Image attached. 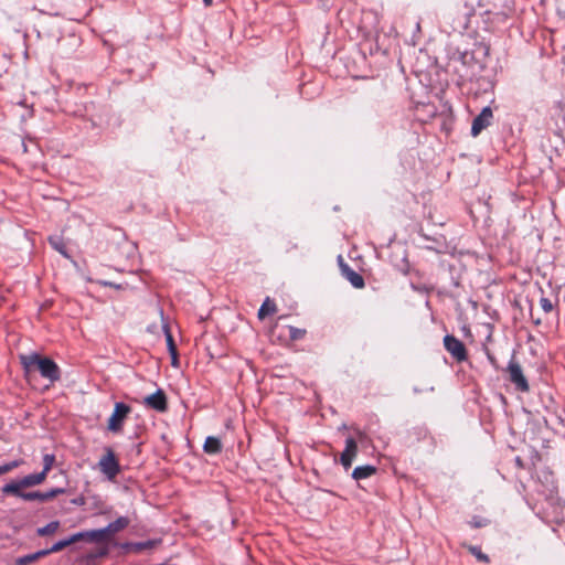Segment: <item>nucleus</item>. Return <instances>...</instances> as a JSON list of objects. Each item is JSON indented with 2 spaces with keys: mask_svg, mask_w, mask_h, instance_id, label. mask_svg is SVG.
Listing matches in <instances>:
<instances>
[{
  "mask_svg": "<svg viewBox=\"0 0 565 565\" xmlns=\"http://www.w3.org/2000/svg\"><path fill=\"white\" fill-rule=\"evenodd\" d=\"M20 363L25 376L38 370L41 376L47 379L51 383L57 382L61 379L58 365L52 359L42 356L39 353L20 355Z\"/></svg>",
  "mask_w": 565,
  "mask_h": 565,
  "instance_id": "1",
  "label": "nucleus"
},
{
  "mask_svg": "<svg viewBox=\"0 0 565 565\" xmlns=\"http://www.w3.org/2000/svg\"><path fill=\"white\" fill-rule=\"evenodd\" d=\"M129 525V519L126 516H119L114 522H110L106 527L98 530L88 531L89 542H104L108 537L119 531H122Z\"/></svg>",
  "mask_w": 565,
  "mask_h": 565,
  "instance_id": "2",
  "label": "nucleus"
},
{
  "mask_svg": "<svg viewBox=\"0 0 565 565\" xmlns=\"http://www.w3.org/2000/svg\"><path fill=\"white\" fill-rule=\"evenodd\" d=\"M100 472L109 480L114 481L119 475L121 468L114 450L109 447L105 448V455L98 461Z\"/></svg>",
  "mask_w": 565,
  "mask_h": 565,
  "instance_id": "3",
  "label": "nucleus"
},
{
  "mask_svg": "<svg viewBox=\"0 0 565 565\" xmlns=\"http://www.w3.org/2000/svg\"><path fill=\"white\" fill-rule=\"evenodd\" d=\"M131 413V407L128 404L122 402H117L114 407V412L110 415L107 429L114 434H119L122 431L124 424Z\"/></svg>",
  "mask_w": 565,
  "mask_h": 565,
  "instance_id": "4",
  "label": "nucleus"
},
{
  "mask_svg": "<svg viewBox=\"0 0 565 565\" xmlns=\"http://www.w3.org/2000/svg\"><path fill=\"white\" fill-rule=\"evenodd\" d=\"M46 476L45 472H39V473H31L25 477H23L21 480L17 482H10L3 486L2 492L3 493H20V490L22 488L33 487L41 484L45 480Z\"/></svg>",
  "mask_w": 565,
  "mask_h": 565,
  "instance_id": "5",
  "label": "nucleus"
},
{
  "mask_svg": "<svg viewBox=\"0 0 565 565\" xmlns=\"http://www.w3.org/2000/svg\"><path fill=\"white\" fill-rule=\"evenodd\" d=\"M507 372L509 373L510 381L514 384L518 391L527 392L530 390L529 382L523 374L522 367L514 356L510 360Z\"/></svg>",
  "mask_w": 565,
  "mask_h": 565,
  "instance_id": "6",
  "label": "nucleus"
},
{
  "mask_svg": "<svg viewBox=\"0 0 565 565\" xmlns=\"http://www.w3.org/2000/svg\"><path fill=\"white\" fill-rule=\"evenodd\" d=\"M444 347L457 362H463L468 359V352L465 344L455 335H445Z\"/></svg>",
  "mask_w": 565,
  "mask_h": 565,
  "instance_id": "7",
  "label": "nucleus"
},
{
  "mask_svg": "<svg viewBox=\"0 0 565 565\" xmlns=\"http://www.w3.org/2000/svg\"><path fill=\"white\" fill-rule=\"evenodd\" d=\"M82 541L89 542L88 531L74 533L71 536L56 542L50 548L43 550V552H45V556H46L51 553H57V552L64 550L65 547L72 545V544H75L77 542H82Z\"/></svg>",
  "mask_w": 565,
  "mask_h": 565,
  "instance_id": "8",
  "label": "nucleus"
},
{
  "mask_svg": "<svg viewBox=\"0 0 565 565\" xmlns=\"http://www.w3.org/2000/svg\"><path fill=\"white\" fill-rule=\"evenodd\" d=\"M493 113L491 107H484L481 113L472 120L471 135L477 137L480 132L491 125Z\"/></svg>",
  "mask_w": 565,
  "mask_h": 565,
  "instance_id": "9",
  "label": "nucleus"
},
{
  "mask_svg": "<svg viewBox=\"0 0 565 565\" xmlns=\"http://www.w3.org/2000/svg\"><path fill=\"white\" fill-rule=\"evenodd\" d=\"M143 404L151 409L163 413L168 409V401L166 393L159 388L151 395H148L143 399Z\"/></svg>",
  "mask_w": 565,
  "mask_h": 565,
  "instance_id": "10",
  "label": "nucleus"
},
{
  "mask_svg": "<svg viewBox=\"0 0 565 565\" xmlns=\"http://www.w3.org/2000/svg\"><path fill=\"white\" fill-rule=\"evenodd\" d=\"M358 454V444L354 438L349 437L345 440V448L341 454L340 462L344 467V469H349L352 466L353 459Z\"/></svg>",
  "mask_w": 565,
  "mask_h": 565,
  "instance_id": "11",
  "label": "nucleus"
},
{
  "mask_svg": "<svg viewBox=\"0 0 565 565\" xmlns=\"http://www.w3.org/2000/svg\"><path fill=\"white\" fill-rule=\"evenodd\" d=\"M340 259V269L342 273V276L350 281V284L354 288H363L365 282L364 278L356 273L354 269H352L348 264L343 263L342 257H339Z\"/></svg>",
  "mask_w": 565,
  "mask_h": 565,
  "instance_id": "12",
  "label": "nucleus"
},
{
  "mask_svg": "<svg viewBox=\"0 0 565 565\" xmlns=\"http://www.w3.org/2000/svg\"><path fill=\"white\" fill-rule=\"evenodd\" d=\"M429 437V431L426 426L417 425L412 427L406 433V444L414 446L420 441L426 440Z\"/></svg>",
  "mask_w": 565,
  "mask_h": 565,
  "instance_id": "13",
  "label": "nucleus"
},
{
  "mask_svg": "<svg viewBox=\"0 0 565 565\" xmlns=\"http://www.w3.org/2000/svg\"><path fill=\"white\" fill-rule=\"evenodd\" d=\"M161 544L160 539L148 540L145 542H134L122 544V548L130 550L135 553H140L145 550H152Z\"/></svg>",
  "mask_w": 565,
  "mask_h": 565,
  "instance_id": "14",
  "label": "nucleus"
},
{
  "mask_svg": "<svg viewBox=\"0 0 565 565\" xmlns=\"http://www.w3.org/2000/svg\"><path fill=\"white\" fill-rule=\"evenodd\" d=\"M376 467L372 465L359 466L354 468L352 472V478L359 481L372 477L373 475L376 473Z\"/></svg>",
  "mask_w": 565,
  "mask_h": 565,
  "instance_id": "15",
  "label": "nucleus"
},
{
  "mask_svg": "<svg viewBox=\"0 0 565 565\" xmlns=\"http://www.w3.org/2000/svg\"><path fill=\"white\" fill-rule=\"evenodd\" d=\"M203 449L210 455L220 454L222 451L221 440L214 436H209L204 441Z\"/></svg>",
  "mask_w": 565,
  "mask_h": 565,
  "instance_id": "16",
  "label": "nucleus"
},
{
  "mask_svg": "<svg viewBox=\"0 0 565 565\" xmlns=\"http://www.w3.org/2000/svg\"><path fill=\"white\" fill-rule=\"evenodd\" d=\"M12 494L23 499L24 501H41V502L49 501L46 498V492H40V491L23 492L20 490V493H12Z\"/></svg>",
  "mask_w": 565,
  "mask_h": 565,
  "instance_id": "17",
  "label": "nucleus"
},
{
  "mask_svg": "<svg viewBox=\"0 0 565 565\" xmlns=\"http://www.w3.org/2000/svg\"><path fill=\"white\" fill-rule=\"evenodd\" d=\"M277 311L276 303L273 302L269 298H266V300L263 302L258 310V318L262 320L268 315H273Z\"/></svg>",
  "mask_w": 565,
  "mask_h": 565,
  "instance_id": "18",
  "label": "nucleus"
},
{
  "mask_svg": "<svg viewBox=\"0 0 565 565\" xmlns=\"http://www.w3.org/2000/svg\"><path fill=\"white\" fill-rule=\"evenodd\" d=\"M44 556H45V552H43V550H41L33 554H28V555L17 558L15 563H17V565H29Z\"/></svg>",
  "mask_w": 565,
  "mask_h": 565,
  "instance_id": "19",
  "label": "nucleus"
},
{
  "mask_svg": "<svg viewBox=\"0 0 565 565\" xmlns=\"http://www.w3.org/2000/svg\"><path fill=\"white\" fill-rule=\"evenodd\" d=\"M60 527V522L58 521H52L50 523H47L45 526H42V527H39L36 530V533L39 536H46V535H51L53 533H55Z\"/></svg>",
  "mask_w": 565,
  "mask_h": 565,
  "instance_id": "20",
  "label": "nucleus"
},
{
  "mask_svg": "<svg viewBox=\"0 0 565 565\" xmlns=\"http://www.w3.org/2000/svg\"><path fill=\"white\" fill-rule=\"evenodd\" d=\"M162 329H163V332H164V335H166L169 353L178 352L177 345L174 343V340H173L172 333L170 331L169 324L168 323H163L162 324Z\"/></svg>",
  "mask_w": 565,
  "mask_h": 565,
  "instance_id": "21",
  "label": "nucleus"
},
{
  "mask_svg": "<svg viewBox=\"0 0 565 565\" xmlns=\"http://www.w3.org/2000/svg\"><path fill=\"white\" fill-rule=\"evenodd\" d=\"M49 243L50 245L55 249L57 250L58 253H61L63 256H67V253H66V246L64 244V242L62 241V238L60 237H50L49 238Z\"/></svg>",
  "mask_w": 565,
  "mask_h": 565,
  "instance_id": "22",
  "label": "nucleus"
},
{
  "mask_svg": "<svg viewBox=\"0 0 565 565\" xmlns=\"http://www.w3.org/2000/svg\"><path fill=\"white\" fill-rule=\"evenodd\" d=\"M484 13H487V14H493V15H495V17H498V18H501V19H505V18L508 17V12L505 11V7H504V6L499 7V6H497L495 3L493 4V7H492V8L487 9V10L484 11Z\"/></svg>",
  "mask_w": 565,
  "mask_h": 565,
  "instance_id": "23",
  "label": "nucleus"
},
{
  "mask_svg": "<svg viewBox=\"0 0 565 565\" xmlns=\"http://www.w3.org/2000/svg\"><path fill=\"white\" fill-rule=\"evenodd\" d=\"M54 462H55V456L54 455L45 454L43 456V470H42V472H45V476H47V473L52 469Z\"/></svg>",
  "mask_w": 565,
  "mask_h": 565,
  "instance_id": "24",
  "label": "nucleus"
},
{
  "mask_svg": "<svg viewBox=\"0 0 565 565\" xmlns=\"http://www.w3.org/2000/svg\"><path fill=\"white\" fill-rule=\"evenodd\" d=\"M21 465L20 460H13L0 466V476L12 471Z\"/></svg>",
  "mask_w": 565,
  "mask_h": 565,
  "instance_id": "25",
  "label": "nucleus"
},
{
  "mask_svg": "<svg viewBox=\"0 0 565 565\" xmlns=\"http://www.w3.org/2000/svg\"><path fill=\"white\" fill-rule=\"evenodd\" d=\"M469 552L476 556L477 559L481 561V562H484V563H489L490 559H489V556L483 554L481 552V550L478 547V546H470L469 547Z\"/></svg>",
  "mask_w": 565,
  "mask_h": 565,
  "instance_id": "26",
  "label": "nucleus"
},
{
  "mask_svg": "<svg viewBox=\"0 0 565 565\" xmlns=\"http://www.w3.org/2000/svg\"><path fill=\"white\" fill-rule=\"evenodd\" d=\"M540 306L545 313H550L554 309L553 302L546 297L540 299Z\"/></svg>",
  "mask_w": 565,
  "mask_h": 565,
  "instance_id": "27",
  "label": "nucleus"
},
{
  "mask_svg": "<svg viewBox=\"0 0 565 565\" xmlns=\"http://www.w3.org/2000/svg\"><path fill=\"white\" fill-rule=\"evenodd\" d=\"M306 331L305 330H301V329H298V328H295V327H290V330H289V335L292 340H299V339H302L303 335H305Z\"/></svg>",
  "mask_w": 565,
  "mask_h": 565,
  "instance_id": "28",
  "label": "nucleus"
},
{
  "mask_svg": "<svg viewBox=\"0 0 565 565\" xmlns=\"http://www.w3.org/2000/svg\"><path fill=\"white\" fill-rule=\"evenodd\" d=\"M465 9L461 11L460 8H458V12H461L466 20H468L471 15H473L475 9L472 6L468 7L467 2L463 1Z\"/></svg>",
  "mask_w": 565,
  "mask_h": 565,
  "instance_id": "29",
  "label": "nucleus"
},
{
  "mask_svg": "<svg viewBox=\"0 0 565 565\" xmlns=\"http://www.w3.org/2000/svg\"><path fill=\"white\" fill-rule=\"evenodd\" d=\"M65 492H66V490L64 488H54L50 491H46V498H47V500H51V499L55 498L56 495L63 494Z\"/></svg>",
  "mask_w": 565,
  "mask_h": 565,
  "instance_id": "30",
  "label": "nucleus"
},
{
  "mask_svg": "<svg viewBox=\"0 0 565 565\" xmlns=\"http://www.w3.org/2000/svg\"><path fill=\"white\" fill-rule=\"evenodd\" d=\"M171 355V364L173 366H178L179 365V358H178V352H173V353H170Z\"/></svg>",
  "mask_w": 565,
  "mask_h": 565,
  "instance_id": "31",
  "label": "nucleus"
},
{
  "mask_svg": "<svg viewBox=\"0 0 565 565\" xmlns=\"http://www.w3.org/2000/svg\"><path fill=\"white\" fill-rule=\"evenodd\" d=\"M72 503L75 504V505H83V504H85V498L84 497H79V498L73 499Z\"/></svg>",
  "mask_w": 565,
  "mask_h": 565,
  "instance_id": "32",
  "label": "nucleus"
},
{
  "mask_svg": "<svg viewBox=\"0 0 565 565\" xmlns=\"http://www.w3.org/2000/svg\"><path fill=\"white\" fill-rule=\"evenodd\" d=\"M488 359H489L490 363H491L495 369H499V365H498V363H497V360H495L492 355L488 354Z\"/></svg>",
  "mask_w": 565,
  "mask_h": 565,
  "instance_id": "33",
  "label": "nucleus"
},
{
  "mask_svg": "<svg viewBox=\"0 0 565 565\" xmlns=\"http://www.w3.org/2000/svg\"><path fill=\"white\" fill-rule=\"evenodd\" d=\"M212 0H203V3L206 6V7H210L212 6Z\"/></svg>",
  "mask_w": 565,
  "mask_h": 565,
  "instance_id": "34",
  "label": "nucleus"
},
{
  "mask_svg": "<svg viewBox=\"0 0 565 565\" xmlns=\"http://www.w3.org/2000/svg\"><path fill=\"white\" fill-rule=\"evenodd\" d=\"M557 418L562 424H564V418L562 417V415H558Z\"/></svg>",
  "mask_w": 565,
  "mask_h": 565,
  "instance_id": "35",
  "label": "nucleus"
}]
</instances>
